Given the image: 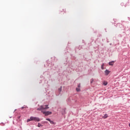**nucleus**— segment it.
<instances>
[{
	"instance_id": "obj_1",
	"label": "nucleus",
	"mask_w": 130,
	"mask_h": 130,
	"mask_svg": "<svg viewBox=\"0 0 130 130\" xmlns=\"http://www.w3.org/2000/svg\"><path fill=\"white\" fill-rule=\"evenodd\" d=\"M40 120H41V119H40V118L38 117L30 116V118L27 119V122L33 121L39 122V121H40Z\"/></svg>"
},
{
	"instance_id": "obj_2",
	"label": "nucleus",
	"mask_w": 130,
	"mask_h": 130,
	"mask_svg": "<svg viewBox=\"0 0 130 130\" xmlns=\"http://www.w3.org/2000/svg\"><path fill=\"white\" fill-rule=\"evenodd\" d=\"M49 107H48V105H41L40 106L39 108L37 109V110H38L39 111H43V110H44L45 109H48Z\"/></svg>"
},
{
	"instance_id": "obj_3",
	"label": "nucleus",
	"mask_w": 130,
	"mask_h": 130,
	"mask_svg": "<svg viewBox=\"0 0 130 130\" xmlns=\"http://www.w3.org/2000/svg\"><path fill=\"white\" fill-rule=\"evenodd\" d=\"M42 113H43V114H44V115H45V116H48V115H50L51 114H52V112H50V111H41Z\"/></svg>"
},
{
	"instance_id": "obj_4",
	"label": "nucleus",
	"mask_w": 130,
	"mask_h": 130,
	"mask_svg": "<svg viewBox=\"0 0 130 130\" xmlns=\"http://www.w3.org/2000/svg\"><path fill=\"white\" fill-rule=\"evenodd\" d=\"M76 91H77V92H80V91H81V83L78 84V87L76 88Z\"/></svg>"
},
{
	"instance_id": "obj_5",
	"label": "nucleus",
	"mask_w": 130,
	"mask_h": 130,
	"mask_svg": "<svg viewBox=\"0 0 130 130\" xmlns=\"http://www.w3.org/2000/svg\"><path fill=\"white\" fill-rule=\"evenodd\" d=\"M62 88V87L61 86L58 88V93H57V92H56V96H59V94H60V92H61Z\"/></svg>"
},
{
	"instance_id": "obj_6",
	"label": "nucleus",
	"mask_w": 130,
	"mask_h": 130,
	"mask_svg": "<svg viewBox=\"0 0 130 130\" xmlns=\"http://www.w3.org/2000/svg\"><path fill=\"white\" fill-rule=\"evenodd\" d=\"M110 73V71L107 69H106L105 71V76H108L109 74Z\"/></svg>"
},
{
	"instance_id": "obj_7",
	"label": "nucleus",
	"mask_w": 130,
	"mask_h": 130,
	"mask_svg": "<svg viewBox=\"0 0 130 130\" xmlns=\"http://www.w3.org/2000/svg\"><path fill=\"white\" fill-rule=\"evenodd\" d=\"M44 75H45V77H46L47 78H48L49 77V73L48 72H45L44 73Z\"/></svg>"
},
{
	"instance_id": "obj_8",
	"label": "nucleus",
	"mask_w": 130,
	"mask_h": 130,
	"mask_svg": "<svg viewBox=\"0 0 130 130\" xmlns=\"http://www.w3.org/2000/svg\"><path fill=\"white\" fill-rule=\"evenodd\" d=\"M114 62H115V61L113 60L109 62V66H113V64H114Z\"/></svg>"
},
{
	"instance_id": "obj_9",
	"label": "nucleus",
	"mask_w": 130,
	"mask_h": 130,
	"mask_svg": "<svg viewBox=\"0 0 130 130\" xmlns=\"http://www.w3.org/2000/svg\"><path fill=\"white\" fill-rule=\"evenodd\" d=\"M117 27H119V28H120L121 29V28L123 27V25H122V24L120 23H117Z\"/></svg>"
},
{
	"instance_id": "obj_10",
	"label": "nucleus",
	"mask_w": 130,
	"mask_h": 130,
	"mask_svg": "<svg viewBox=\"0 0 130 130\" xmlns=\"http://www.w3.org/2000/svg\"><path fill=\"white\" fill-rule=\"evenodd\" d=\"M108 117V115H107V114H105L104 116H103V118H104V119H106V118H107Z\"/></svg>"
},
{
	"instance_id": "obj_11",
	"label": "nucleus",
	"mask_w": 130,
	"mask_h": 130,
	"mask_svg": "<svg viewBox=\"0 0 130 130\" xmlns=\"http://www.w3.org/2000/svg\"><path fill=\"white\" fill-rule=\"evenodd\" d=\"M37 126L38 127H41V126H43V125H42L41 123L39 122L38 123Z\"/></svg>"
},
{
	"instance_id": "obj_12",
	"label": "nucleus",
	"mask_w": 130,
	"mask_h": 130,
	"mask_svg": "<svg viewBox=\"0 0 130 130\" xmlns=\"http://www.w3.org/2000/svg\"><path fill=\"white\" fill-rule=\"evenodd\" d=\"M45 68H46V67H51V64L47 63L46 65H44Z\"/></svg>"
},
{
	"instance_id": "obj_13",
	"label": "nucleus",
	"mask_w": 130,
	"mask_h": 130,
	"mask_svg": "<svg viewBox=\"0 0 130 130\" xmlns=\"http://www.w3.org/2000/svg\"><path fill=\"white\" fill-rule=\"evenodd\" d=\"M50 123H51V124H56V123L54 122V121L51 120L50 121Z\"/></svg>"
},
{
	"instance_id": "obj_14",
	"label": "nucleus",
	"mask_w": 130,
	"mask_h": 130,
	"mask_svg": "<svg viewBox=\"0 0 130 130\" xmlns=\"http://www.w3.org/2000/svg\"><path fill=\"white\" fill-rule=\"evenodd\" d=\"M72 99H73L72 98V97L69 98L68 99V102H72Z\"/></svg>"
},
{
	"instance_id": "obj_15",
	"label": "nucleus",
	"mask_w": 130,
	"mask_h": 130,
	"mask_svg": "<svg viewBox=\"0 0 130 130\" xmlns=\"http://www.w3.org/2000/svg\"><path fill=\"white\" fill-rule=\"evenodd\" d=\"M101 69H102V70H104V63H103V64L101 65Z\"/></svg>"
},
{
	"instance_id": "obj_16",
	"label": "nucleus",
	"mask_w": 130,
	"mask_h": 130,
	"mask_svg": "<svg viewBox=\"0 0 130 130\" xmlns=\"http://www.w3.org/2000/svg\"><path fill=\"white\" fill-rule=\"evenodd\" d=\"M66 110L64 109L63 111L62 112V114L63 115V114H66Z\"/></svg>"
},
{
	"instance_id": "obj_17",
	"label": "nucleus",
	"mask_w": 130,
	"mask_h": 130,
	"mask_svg": "<svg viewBox=\"0 0 130 130\" xmlns=\"http://www.w3.org/2000/svg\"><path fill=\"white\" fill-rule=\"evenodd\" d=\"M27 107L26 106H24L23 107H22L21 108V109L23 110V109H25V108H26Z\"/></svg>"
},
{
	"instance_id": "obj_18",
	"label": "nucleus",
	"mask_w": 130,
	"mask_h": 130,
	"mask_svg": "<svg viewBox=\"0 0 130 130\" xmlns=\"http://www.w3.org/2000/svg\"><path fill=\"white\" fill-rule=\"evenodd\" d=\"M94 82V79L92 78L90 80V84H92Z\"/></svg>"
},
{
	"instance_id": "obj_19",
	"label": "nucleus",
	"mask_w": 130,
	"mask_h": 130,
	"mask_svg": "<svg viewBox=\"0 0 130 130\" xmlns=\"http://www.w3.org/2000/svg\"><path fill=\"white\" fill-rule=\"evenodd\" d=\"M46 120H48V121H49V122H50V121L51 120L50 119L47 118H46Z\"/></svg>"
},
{
	"instance_id": "obj_20",
	"label": "nucleus",
	"mask_w": 130,
	"mask_h": 130,
	"mask_svg": "<svg viewBox=\"0 0 130 130\" xmlns=\"http://www.w3.org/2000/svg\"><path fill=\"white\" fill-rule=\"evenodd\" d=\"M41 124H45V123L44 121H42L41 122Z\"/></svg>"
},
{
	"instance_id": "obj_21",
	"label": "nucleus",
	"mask_w": 130,
	"mask_h": 130,
	"mask_svg": "<svg viewBox=\"0 0 130 130\" xmlns=\"http://www.w3.org/2000/svg\"><path fill=\"white\" fill-rule=\"evenodd\" d=\"M104 85L105 86L107 85V82H104Z\"/></svg>"
},
{
	"instance_id": "obj_22",
	"label": "nucleus",
	"mask_w": 130,
	"mask_h": 130,
	"mask_svg": "<svg viewBox=\"0 0 130 130\" xmlns=\"http://www.w3.org/2000/svg\"><path fill=\"white\" fill-rule=\"evenodd\" d=\"M91 42H93V41H94V39H93V38H91L90 39Z\"/></svg>"
},
{
	"instance_id": "obj_23",
	"label": "nucleus",
	"mask_w": 130,
	"mask_h": 130,
	"mask_svg": "<svg viewBox=\"0 0 130 130\" xmlns=\"http://www.w3.org/2000/svg\"><path fill=\"white\" fill-rule=\"evenodd\" d=\"M53 58L54 59V60H55V61H56V60H57V59H56V57H53Z\"/></svg>"
},
{
	"instance_id": "obj_24",
	"label": "nucleus",
	"mask_w": 130,
	"mask_h": 130,
	"mask_svg": "<svg viewBox=\"0 0 130 130\" xmlns=\"http://www.w3.org/2000/svg\"><path fill=\"white\" fill-rule=\"evenodd\" d=\"M44 122H45V123H48V121H44Z\"/></svg>"
},
{
	"instance_id": "obj_25",
	"label": "nucleus",
	"mask_w": 130,
	"mask_h": 130,
	"mask_svg": "<svg viewBox=\"0 0 130 130\" xmlns=\"http://www.w3.org/2000/svg\"><path fill=\"white\" fill-rule=\"evenodd\" d=\"M72 70H75V68L74 67H71Z\"/></svg>"
},
{
	"instance_id": "obj_26",
	"label": "nucleus",
	"mask_w": 130,
	"mask_h": 130,
	"mask_svg": "<svg viewBox=\"0 0 130 130\" xmlns=\"http://www.w3.org/2000/svg\"><path fill=\"white\" fill-rule=\"evenodd\" d=\"M56 68H57V66L55 67V69H53L55 70V69H56Z\"/></svg>"
},
{
	"instance_id": "obj_27",
	"label": "nucleus",
	"mask_w": 130,
	"mask_h": 130,
	"mask_svg": "<svg viewBox=\"0 0 130 130\" xmlns=\"http://www.w3.org/2000/svg\"><path fill=\"white\" fill-rule=\"evenodd\" d=\"M74 59H76V57L74 56Z\"/></svg>"
},
{
	"instance_id": "obj_28",
	"label": "nucleus",
	"mask_w": 130,
	"mask_h": 130,
	"mask_svg": "<svg viewBox=\"0 0 130 130\" xmlns=\"http://www.w3.org/2000/svg\"><path fill=\"white\" fill-rule=\"evenodd\" d=\"M82 42L84 43V42H84V40H82Z\"/></svg>"
},
{
	"instance_id": "obj_29",
	"label": "nucleus",
	"mask_w": 130,
	"mask_h": 130,
	"mask_svg": "<svg viewBox=\"0 0 130 130\" xmlns=\"http://www.w3.org/2000/svg\"><path fill=\"white\" fill-rule=\"evenodd\" d=\"M121 5H123V3H121Z\"/></svg>"
},
{
	"instance_id": "obj_30",
	"label": "nucleus",
	"mask_w": 130,
	"mask_h": 130,
	"mask_svg": "<svg viewBox=\"0 0 130 130\" xmlns=\"http://www.w3.org/2000/svg\"><path fill=\"white\" fill-rule=\"evenodd\" d=\"M71 56H72V57H73V55H71Z\"/></svg>"
},
{
	"instance_id": "obj_31",
	"label": "nucleus",
	"mask_w": 130,
	"mask_h": 130,
	"mask_svg": "<svg viewBox=\"0 0 130 130\" xmlns=\"http://www.w3.org/2000/svg\"><path fill=\"white\" fill-rule=\"evenodd\" d=\"M10 118H12V117H10Z\"/></svg>"
},
{
	"instance_id": "obj_32",
	"label": "nucleus",
	"mask_w": 130,
	"mask_h": 130,
	"mask_svg": "<svg viewBox=\"0 0 130 130\" xmlns=\"http://www.w3.org/2000/svg\"><path fill=\"white\" fill-rule=\"evenodd\" d=\"M67 52H69V53H70V52H69V51H67Z\"/></svg>"
},
{
	"instance_id": "obj_33",
	"label": "nucleus",
	"mask_w": 130,
	"mask_h": 130,
	"mask_svg": "<svg viewBox=\"0 0 130 130\" xmlns=\"http://www.w3.org/2000/svg\"><path fill=\"white\" fill-rule=\"evenodd\" d=\"M40 84H41V82H40Z\"/></svg>"
}]
</instances>
